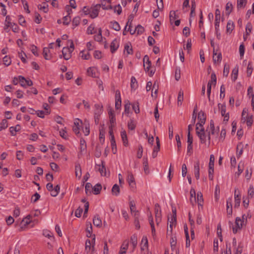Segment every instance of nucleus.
Listing matches in <instances>:
<instances>
[{
  "instance_id": "f257e3e1",
  "label": "nucleus",
  "mask_w": 254,
  "mask_h": 254,
  "mask_svg": "<svg viewBox=\"0 0 254 254\" xmlns=\"http://www.w3.org/2000/svg\"><path fill=\"white\" fill-rule=\"evenodd\" d=\"M242 121L243 123H246L247 125L249 127H251L253 123V116L250 114L248 109L244 108L242 113Z\"/></svg>"
},
{
  "instance_id": "f03ea898",
  "label": "nucleus",
  "mask_w": 254,
  "mask_h": 254,
  "mask_svg": "<svg viewBox=\"0 0 254 254\" xmlns=\"http://www.w3.org/2000/svg\"><path fill=\"white\" fill-rule=\"evenodd\" d=\"M242 218H243V219H245L244 215H243ZM244 220H242L240 217H237L236 218L235 226L233 225V224L232 222H229L230 227L232 226L233 232L234 234H236V233H237L238 230L241 229L242 226H243V223H244Z\"/></svg>"
},
{
  "instance_id": "7ed1b4c3",
  "label": "nucleus",
  "mask_w": 254,
  "mask_h": 254,
  "mask_svg": "<svg viewBox=\"0 0 254 254\" xmlns=\"http://www.w3.org/2000/svg\"><path fill=\"white\" fill-rule=\"evenodd\" d=\"M218 108L221 110V114L222 116L224 117L223 121L225 122H227L228 121L229 119V113H226V107L225 104H218Z\"/></svg>"
},
{
  "instance_id": "20e7f679",
  "label": "nucleus",
  "mask_w": 254,
  "mask_h": 254,
  "mask_svg": "<svg viewBox=\"0 0 254 254\" xmlns=\"http://www.w3.org/2000/svg\"><path fill=\"white\" fill-rule=\"evenodd\" d=\"M100 7V4H96L93 6L91 7L90 17L91 18L94 19L98 16Z\"/></svg>"
},
{
  "instance_id": "39448f33",
  "label": "nucleus",
  "mask_w": 254,
  "mask_h": 254,
  "mask_svg": "<svg viewBox=\"0 0 254 254\" xmlns=\"http://www.w3.org/2000/svg\"><path fill=\"white\" fill-rule=\"evenodd\" d=\"M235 204L234 207H238L241 202V194L238 189H235L234 191Z\"/></svg>"
},
{
  "instance_id": "423d86ee",
  "label": "nucleus",
  "mask_w": 254,
  "mask_h": 254,
  "mask_svg": "<svg viewBox=\"0 0 254 254\" xmlns=\"http://www.w3.org/2000/svg\"><path fill=\"white\" fill-rule=\"evenodd\" d=\"M196 134L199 138L201 143L203 144L206 142L207 135L205 133L204 127L201 128L200 131H197Z\"/></svg>"
},
{
  "instance_id": "0eeeda50",
  "label": "nucleus",
  "mask_w": 254,
  "mask_h": 254,
  "mask_svg": "<svg viewBox=\"0 0 254 254\" xmlns=\"http://www.w3.org/2000/svg\"><path fill=\"white\" fill-rule=\"evenodd\" d=\"M121 102L120 91L119 90H117L115 94V108L117 110L121 108Z\"/></svg>"
},
{
  "instance_id": "6e6552de",
  "label": "nucleus",
  "mask_w": 254,
  "mask_h": 254,
  "mask_svg": "<svg viewBox=\"0 0 254 254\" xmlns=\"http://www.w3.org/2000/svg\"><path fill=\"white\" fill-rule=\"evenodd\" d=\"M127 181L129 186L133 188L135 186V182L134 176L130 171H127Z\"/></svg>"
},
{
  "instance_id": "1a4fd4ad",
  "label": "nucleus",
  "mask_w": 254,
  "mask_h": 254,
  "mask_svg": "<svg viewBox=\"0 0 254 254\" xmlns=\"http://www.w3.org/2000/svg\"><path fill=\"white\" fill-rule=\"evenodd\" d=\"M112 0H103L101 1V7L103 8V9L107 10V9H112L113 8L112 5L110 4L111 3Z\"/></svg>"
},
{
  "instance_id": "9d476101",
  "label": "nucleus",
  "mask_w": 254,
  "mask_h": 254,
  "mask_svg": "<svg viewBox=\"0 0 254 254\" xmlns=\"http://www.w3.org/2000/svg\"><path fill=\"white\" fill-rule=\"evenodd\" d=\"M62 53L63 57L65 60H69L71 57V52H70V49H68V47H64L63 49Z\"/></svg>"
},
{
  "instance_id": "9b49d317",
  "label": "nucleus",
  "mask_w": 254,
  "mask_h": 254,
  "mask_svg": "<svg viewBox=\"0 0 254 254\" xmlns=\"http://www.w3.org/2000/svg\"><path fill=\"white\" fill-rule=\"evenodd\" d=\"M129 242L128 240H125L123 243L120 251L119 252V254H126V250L128 249V247Z\"/></svg>"
},
{
  "instance_id": "f8f14e48",
  "label": "nucleus",
  "mask_w": 254,
  "mask_h": 254,
  "mask_svg": "<svg viewBox=\"0 0 254 254\" xmlns=\"http://www.w3.org/2000/svg\"><path fill=\"white\" fill-rule=\"evenodd\" d=\"M129 207H130L131 213L132 214L134 213V216H138L139 212H138V211L136 210L135 204L133 200L130 201Z\"/></svg>"
},
{
  "instance_id": "ddd939ff",
  "label": "nucleus",
  "mask_w": 254,
  "mask_h": 254,
  "mask_svg": "<svg viewBox=\"0 0 254 254\" xmlns=\"http://www.w3.org/2000/svg\"><path fill=\"white\" fill-rule=\"evenodd\" d=\"M194 174L196 180L199 178V162L197 161L194 165Z\"/></svg>"
},
{
  "instance_id": "4468645a",
  "label": "nucleus",
  "mask_w": 254,
  "mask_h": 254,
  "mask_svg": "<svg viewBox=\"0 0 254 254\" xmlns=\"http://www.w3.org/2000/svg\"><path fill=\"white\" fill-rule=\"evenodd\" d=\"M248 95L249 98L252 97V107L253 110H254V94H253V88L252 86H250L248 89Z\"/></svg>"
},
{
  "instance_id": "2eb2a0df",
  "label": "nucleus",
  "mask_w": 254,
  "mask_h": 254,
  "mask_svg": "<svg viewBox=\"0 0 254 254\" xmlns=\"http://www.w3.org/2000/svg\"><path fill=\"white\" fill-rule=\"evenodd\" d=\"M227 215H229L232 214V199L230 198L227 200Z\"/></svg>"
},
{
  "instance_id": "dca6fc26",
  "label": "nucleus",
  "mask_w": 254,
  "mask_h": 254,
  "mask_svg": "<svg viewBox=\"0 0 254 254\" xmlns=\"http://www.w3.org/2000/svg\"><path fill=\"white\" fill-rule=\"evenodd\" d=\"M119 44L117 43L116 39H114L111 43L110 45L111 52L114 53L119 48Z\"/></svg>"
},
{
  "instance_id": "f3484780",
  "label": "nucleus",
  "mask_w": 254,
  "mask_h": 254,
  "mask_svg": "<svg viewBox=\"0 0 254 254\" xmlns=\"http://www.w3.org/2000/svg\"><path fill=\"white\" fill-rule=\"evenodd\" d=\"M93 223L94 226L97 227H100L102 225V221L100 219L99 215H96L93 219Z\"/></svg>"
},
{
  "instance_id": "a211bd4d",
  "label": "nucleus",
  "mask_w": 254,
  "mask_h": 254,
  "mask_svg": "<svg viewBox=\"0 0 254 254\" xmlns=\"http://www.w3.org/2000/svg\"><path fill=\"white\" fill-rule=\"evenodd\" d=\"M95 110L94 111V115L100 116L101 114L103 112V106H100L99 104H95Z\"/></svg>"
},
{
  "instance_id": "6ab92c4d",
  "label": "nucleus",
  "mask_w": 254,
  "mask_h": 254,
  "mask_svg": "<svg viewBox=\"0 0 254 254\" xmlns=\"http://www.w3.org/2000/svg\"><path fill=\"white\" fill-rule=\"evenodd\" d=\"M214 156L213 154H211L210 156V161L209 163V170L208 171H211L212 172H214Z\"/></svg>"
},
{
  "instance_id": "aec40b11",
  "label": "nucleus",
  "mask_w": 254,
  "mask_h": 254,
  "mask_svg": "<svg viewBox=\"0 0 254 254\" xmlns=\"http://www.w3.org/2000/svg\"><path fill=\"white\" fill-rule=\"evenodd\" d=\"M130 242L132 246V252L135 249L137 244V238L136 235L134 234L130 237Z\"/></svg>"
},
{
  "instance_id": "412c9836",
  "label": "nucleus",
  "mask_w": 254,
  "mask_h": 254,
  "mask_svg": "<svg viewBox=\"0 0 254 254\" xmlns=\"http://www.w3.org/2000/svg\"><path fill=\"white\" fill-rule=\"evenodd\" d=\"M102 165H99V171L100 172L101 175L103 176H106V169L105 166V162L103 161L101 162Z\"/></svg>"
},
{
  "instance_id": "4be33fe9",
  "label": "nucleus",
  "mask_w": 254,
  "mask_h": 254,
  "mask_svg": "<svg viewBox=\"0 0 254 254\" xmlns=\"http://www.w3.org/2000/svg\"><path fill=\"white\" fill-rule=\"evenodd\" d=\"M21 129V127L19 125H17L15 127H11L9 128V131L12 135H15L16 132L19 131Z\"/></svg>"
},
{
  "instance_id": "5701e85b",
  "label": "nucleus",
  "mask_w": 254,
  "mask_h": 254,
  "mask_svg": "<svg viewBox=\"0 0 254 254\" xmlns=\"http://www.w3.org/2000/svg\"><path fill=\"white\" fill-rule=\"evenodd\" d=\"M96 68L94 67H90L88 68L87 72L89 76H90L92 77H96Z\"/></svg>"
},
{
  "instance_id": "b1692460",
  "label": "nucleus",
  "mask_w": 254,
  "mask_h": 254,
  "mask_svg": "<svg viewBox=\"0 0 254 254\" xmlns=\"http://www.w3.org/2000/svg\"><path fill=\"white\" fill-rule=\"evenodd\" d=\"M120 192V189L118 185L115 184L112 189V193L115 196L119 195Z\"/></svg>"
},
{
  "instance_id": "393cba45",
  "label": "nucleus",
  "mask_w": 254,
  "mask_h": 254,
  "mask_svg": "<svg viewBox=\"0 0 254 254\" xmlns=\"http://www.w3.org/2000/svg\"><path fill=\"white\" fill-rule=\"evenodd\" d=\"M75 170L76 177H78L79 178H80L81 175H82V172H81V166L79 164H77L75 165Z\"/></svg>"
},
{
  "instance_id": "a878e982",
  "label": "nucleus",
  "mask_w": 254,
  "mask_h": 254,
  "mask_svg": "<svg viewBox=\"0 0 254 254\" xmlns=\"http://www.w3.org/2000/svg\"><path fill=\"white\" fill-rule=\"evenodd\" d=\"M184 100V92L183 91L180 90L178 93V105L181 106Z\"/></svg>"
},
{
  "instance_id": "bb28decb",
  "label": "nucleus",
  "mask_w": 254,
  "mask_h": 254,
  "mask_svg": "<svg viewBox=\"0 0 254 254\" xmlns=\"http://www.w3.org/2000/svg\"><path fill=\"white\" fill-rule=\"evenodd\" d=\"M121 137L122 140L123 141L124 145L125 146H127L128 145V141L127 135L126 133V131L125 130H123L121 131Z\"/></svg>"
},
{
  "instance_id": "cd10ccee",
  "label": "nucleus",
  "mask_w": 254,
  "mask_h": 254,
  "mask_svg": "<svg viewBox=\"0 0 254 254\" xmlns=\"http://www.w3.org/2000/svg\"><path fill=\"white\" fill-rule=\"evenodd\" d=\"M234 28V26L233 22H232L231 20H229L227 24V27H226L227 32L229 33H231L232 32V31L233 30Z\"/></svg>"
},
{
  "instance_id": "c85d7f7f",
  "label": "nucleus",
  "mask_w": 254,
  "mask_h": 254,
  "mask_svg": "<svg viewBox=\"0 0 254 254\" xmlns=\"http://www.w3.org/2000/svg\"><path fill=\"white\" fill-rule=\"evenodd\" d=\"M124 51L127 52V55L133 54V50L130 43L125 45Z\"/></svg>"
},
{
  "instance_id": "c756f323",
  "label": "nucleus",
  "mask_w": 254,
  "mask_h": 254,
  "mask_svg": "<svg viewBox=\"0 0 254 254\" xmlns=\"http://www.w3.org/2000/svg\"><path fill=\"white\" fill-rule=\"evenodd\" d=\"M243 144L242 143H239L237 146V157H240L243 153Z\"/></svg>"
},
{
  "instance_id": "7c9ffc66",
  "label": "nucleus",
  "mask_w": 254,
  "mask_h": 254,
  "mask_svg": "<svg viewBox=\"0 0 254 254\" xmlns=\"http://www.w3.org/2000/svg\"><path fill=\"white\" fill-rule=\"evenodd\" d=\"M80 153H82L83 151H85L86 149V143L85 140L83 138H81L80 140Z\"/></svg>"
},
{
  "instance_id": "2f4dec72",
  "label": "nucleus",
  "mask_w": 254,
  "mask_h": 254,
  "mask_svg": "<svg viewBox=\"0 0 254 254\" xmlns=\"http://www.w3.org/2000/svg\"><path fill=\"white\" fill-rule=\"evenodd\" d=\"M102 189V186L100 184H97L94 187L92 188V190H94V193L95 194H98L100 193V191Z\"/></svg>"
},
{
  "instance_id": "473e14b6",
  "label": "nucleus",
  "mask_w": 254,
  "mask_h": 254,
  "mask_svg": "<svg viewBox=\"0 0 254 254\" xmlns=\"http://www.w3.org/2000/svg\"><path fill=\"white\" fill-rule=\"evenodd\" d=\"M177 244V238L176 236H171L170 239L171 248L172 251H173L176 247Z\"/></svg>"
},
{
  "instance_id": "72a5a7b5",
  "label": "nucleus",
  "mask_w": 254,
  "mask_h": 254,
  "mask_svg": "<svg viewBox=\"0 0 254 254\" xmlns=\"http://www.w3.org/2000/svg\"><path fill=\"white\" fill-rule=\"evenodd\" d=\"M197 201L198 205L202 206L203 202V199L202 194L201 192H198L197 193Z\"/></svg>"
},
{
  "instance_id": "f704fd0d",
  "label": "nucleus",
  "mask_w": 254,
  "mask_h": 254,
  "mask_svg": "<svg viewBox=\"0 0 254 254\" xmlns=\"http://www.w3.org/2000/svg\"><path fill=\"white\" fill-rule=\"evenodd\" d=\"M99 140L102 144H103L105 141V130L104 128L100 129Z\"/></svg>"
},
{
  "instance_id": "c9c22d12",
  "label": "nucleus",
  "mask_w": 254,
  "mask_h": 254,
  "mask_svg": "<svg viewBox=\"0 0 254 254\" xmlns=\"http://www.w3.org/2000/svg\"><path fill=\"white\" fill-rule=\"evenodd\" d=\"M111 145L112 147V151L114 154H116L117 152V146L116 144V141L115 137H112V139H111Z\"/></svg>"
},
{
  "instance_id": "e433bc0d",
  "label": "nucleus",
  "mask_w": 254,
  "mask_h": 254,
  "mask_svg": "<svg viewBox=\"0 0 254 254\" xmlns=\"http://www.w3.org/2000/svg\"><path fill=\"white\" fill-rule=\"evenodd\" d=\"M238 67H235L232 70V79L235 81L238 78Z\"/></svg>"
},
{
  "instance_id": "4c0bfd02",
  "label": "nucleus",
  "mask_w": 254,
  "mask_h": 254,
  "mask_svg": "<svg viewBox=\"0 0 254 254\" xmlns=\"http://www.w3.org/2000/svg\"><path fill=\"white\" fill-rule=\"evenodd\" d=\"M130 87L132 89H135L137 87V82L134 76H132L131 78Z\"/></svg>"
},
{
  "instance_id": "58836bf2",
  "label": "nucleus",
  "mask_w": 254,
  "mask_h": 254,
  "mask_svg": "<svg viewBox=\"0 0 254 254\" xmlns=\"http://www.w3.org/2000/svg\"><path fill=\"white\" fill-rule=\"evenodd\" d=\"M143 66L144 67V69L146 71L149 72V75L150 76H153L155 72V69H151L150 70L151 65H147L146 67H145V64H143Z\"/></svg>"
},
{
  "instance_id": "ea45409f",
  "label": "nucleus",
  "mask_w": 254,
  "mask_h": 254,
  "mask_svg": "<svg viewBox=\"0 0 254 254\" xmlns=\"http://www.w3.org/2000/svg\"><path fill=\"white\" fill-rule=\"evenodd\" d=\"M50 50L49 48H44L43 49V54L44 57L45 59L47 60H49L51 59V56H48V53L49 52Z\"/></svg>"
},
{
  "instance_id": "a19ab883",
  "label": "nucleus",
  "mask_w": 254,
  "mask_h": 254,
  "mask_svg": "<svg viewBox=\"0 0 254 254\" xmlns=\"http://www.w3.org/2000/svg\"><path fill=\"white\" fill-rule=\"evenodd\" d=\"M84 130H83V132L85 134V135H88L89 133H90V128H89V124L88 123V122H87V123H86V121H84Z\"/></svg>"
},
{
  "instance_id": "79ce46f5",
  "label": "nucleus",
  "mask_w": 254,
  "mask_h": 254,
  "mask_svg": "<svg viewBox=\"0 0 254 254\" xmlns=\"http://www.w3.org/2000/svg\"><path fill=\"white\" fill-rule=\"evenodd\" d=\"M233 8V5L230 2H228L226 5V14L229 15L230 13L232 12Z\"/></svg>"
},
{
  "instance_id": "37998d69",
  "label": "nucleus",
  "mask_w": 254,
  "mask_h": 254,
  "mask_svg": "<svg viewBox=\"0 0 254 254\" xmlns=\"http://www.w3.org/2000/svg\"><path fill=\"white\" fill-rule=\"evenodd\" d=\"M217 234L218 237L219 238L220 241L221 242H222V240H223L222 235V229H221V225L220 224H218L217 226Z\"/></svg>"
},
{
  "instance_id": "c03bdc74",
  "label": "nucleus",
  "mask_w": 254,
  "mask_h": 254,
  "mask_svg": "<svg viewBox=\"0 0 254 254\" xmlns=\"http://www.w3.org/2000/svg\"><path fill=\"white\" fill-rule=\"evenodd\" d=\"M127 126L128 129L130 130H134L135 128L136 125L134 123V121L132 119H130L128 122Z\"/></svg>"
},
{
  "instance_id": "a18cd8bd",
  "label": "nucleus",
  "mask_w": 254,
  "mask_h": 254,
  "mask_svg": "<svg viewBox=\"0 0 254 254\" xmlns=\"http://www.w3.org/2000/svg\"><path fill=\"white\" fill-rule=\"evenodd\" d=\"M197 118L199 121L206 120V117L204 112L202 111L199 112Z\"/></svg>"
},
{
  "instance_id": "49530a36",
  "label": "nucleus",
  "mask_w": 254,
  "mask_h": 254,
  "mask_svg": "<svg viewBox=\"0 0 254 254\" xmlns=\"http://www.w3.org/2000/svg\"><path fill=\"white\" fill-rule=\"evenodd\" d=\"M196 112H197V106L195 105V106L194 108V109L193 111V113L192 115L191 122L192 123V125H193L195 123V121H196Z\"/></svg>"
},
{
  "instance_id": "de8ad7c7",
  "label": "nucleus",
  "mask_w": 254,
  "mask_h": 254,
  "mask_svg": "<svg viewBox=\"0 0 254 254\" xmlns=\"http://www.w3.org/2000/svg\"><path fill=\"white\" fill-rule=\"evenodd\" d=\"M253 71V67L251 63H249L247 70V74L248 76H250Z\"/></svg>"
},
{
  "instance_id": "09e8293b",
  "label": "nucleus",
  "mask_w": 254,
  "mask_h": 254,
  "mask_svg": "<svg viewBox=\"0 0 254 254\" xmlns=\"http://www.w3.org/2000/svg\"><path fill=\"white\" fill-rule=\"evenodd\" d=\"M208 82H210L211 84H213L214 86H215L217 82V78L216 74L214 72L212 73L211 75V80Z\"/></svg>"
},
{
  "instance_id": "8fccbe9b",
  "label": "nucleus",
  "mask_w": 254,
  "mask_h": 254,
  "mask_svg": "<svg viewBox=\"0 0 254 254\" xmlns=\"http://www.w3.org/2000/svg\"><path fill=\"white\" fill-rule=\"evenodd\" d=\"M19 81L20 82V85L24 88L26 87V85L25 83V78L21 75H19L18 76Z\"/></svg>"
},
{
  "instance_id": "3c124183",
  "label": "nucleus",
  "mask_w": 254,
  "mask_h": 254,
  "mask_svg": "<svg viewBox=\"0 0 254 254\" xmlns=\"http://www.w3.org/2000/svg\"><path fill=\"white\" fill-rule=\"evenodd\" d=\"M43 234L46 237H48L49 238H52L53 239H54V237L53 233L48 230H44Z\"/></svg>"
},
{
  "instance_id": "603ef678",
  "label": "nucleus",
  "mask_w": 254,
  "mask_h": 254,
  "mask_svg": "<svg viewBox=\"0 0 254 254\" xmlns=\"http://www.w3.org/2000/svg\"><path fill=\"white\" fill-rule=\"evenodd\" d=\"M40 198V195L38 193L36 192L32 196L31 201L32 202L35 203L38 201Z\"/></svg>"
},
{
  "instance_id": "864d4df0",
  "label": "nucleus",
  "mask_w": 254,
  "mask_h": 254,
  "mask_svg": "<svg viewBox=\"0 0 254 254\" xmlns=\"http://www.w3.org/2000/svg\"><path fill=\"white\" fill-rule=\"evenodd\" d=\"M135 31H137V33L138 35L142 34L144 31V28L140 25H138L135 29Z\"/></svg>"
},
{
  "instance_id": "5fc2aeb1",
  "label": "nucleus",
  "mask_w": 254,
  "mask_h": 254,
  "mask_svg": "<svg viewBox=\"0 0 254 254\" xmlns=\"http://www.w3.org/2000/svg\"><path fill=\"white\" fill-rule=\"evenodd\" d=\"M253 29V25L252 24L249 22L246 25V33H247V35H250V34L252 32V30Z\"/></svg>"
},
{
  "instance_id": "6e6d98bb",
  "label": "nucleus",
  "mask_w": 254,
  "mask_h": 254,
  "mask_svg": "<svg viewBox=\"0 0 254 254\" xmlns=\"http://www.w3.org/2000/svg\"><path fill=\"white\" fill-rule=\"evenodd\" d=\"M3 64L5 65H6V66L9 65L11 62L10 57H8L7 56H5L3 58Z\"/></svg>"
},
{
  "instance_id": "4d7b16f0",
  "label": "nucleus",
  "mask_w": 254,
  "mask_h": 254,
  "mask_svg": "<svg viewBox=\"0 0 254 254\" xmlns=\"http://www.w3.org/2000/svg\"><path fill=\"white\" fill-rule=\"evenodd\" d=\"M132 109L136 114H138L140 112L139 104L138 102L134 103L132 105Z\"/></svg>"
},
{
  "instance_id": "13d9d810",
  "label": "nucleus",
  "mask_w": 254,
  "mask_h": 254,
  "mask_svg": "<svg viewBox=\"0 0 254 254\" xmlns=\"http://www.w3.org/2000/svg\"><path fill=\"white\" fill-rule=\"evenodd\" d=\"M229 72V65L227 64H225L223 70V76L227 77Z\"/></svg>"
},
{
  "instance_id": "bf43d9fd",
  "label": "nucleus",
  "mask_w": 254,
  "mask_h": 254,
  "mask_svg": "<svg viewBox=\"0 0 254 254\" xmlns=\"http://www.w3.org/2000/svg\"><path fill=\"white\" fill-rule=\"evenodd\" d=\"M92 188V185L90 183H87L85 185V192L86 194L91 193V189Z\"/></svg>"
},
{
  "instance_id": "052dcab7",
  "label": "nucleus",
  "mask_w": 254,
  "mask_h": 254,
  "mask_svg": "<svg viewBox=\"0 0 254 254\" xmlns=\"http://www.w3.org/2000/svg\"><path fill=\"white\" fill-rule=\"evenodd\" d=\"M101 155V148L99 145H97L95 149V156L99 158Z\"/></svg>"
},
{
  "instance_id": "680f3d73",
  "label": "nucleus",
  "mask_w": 254,
  "mask_h": 254,
  "mask_svg": "<svg viewBox=\"0 0 254 254\" xmlns=\"http://www.w3.org/2000/svg\"><path fill=\"white\" fill-rule=\"evenodd\" d=\"M80 21V18L79 16L75 17L72 20V24L74 26H77L79 23Z\"/></svg>"
},
{
  "instance_id": "e2e57ef3",
  "label": "nucleus",
  "mask_w": 254,
  "mask_h": 254,
  "mask_svg": "<svg viewBox=\"0 0 254 254\" xmlns=\"http://www.w3.org/2000/svg\"><path fill=\"white\" fill-rule=\"evenodd\" d=\"M114 12H117L118 15L121 14L122 9L120 4L116 5L114 8Z\"/></svg>"
},
{
  "instance_id": "0e129e2a",
  "label": "nucleus",
  "mask_w": 254,
  "mask_h": 254,
  "mask_svg": "<svg viewBox=\"0 0 254 254\" xmlns=\"http://www.w3.org/2000/svg\"><path fill=\"white\" fill-rule=\"evenodd\" d=\"M112 24V28L116 31H119L121 29L120 26L118 22L116 21L111 22Z\"/></svg>"
},
{
  "instance_id": "69168bd1",
  "label": "nucleus",
  "mask_w": 254,
  "mask_h": 254,
  "mask_svg": "<svg viewBox=\"0 0 254 254\" xmlns=\"http://www.w3.org/2000/svg\"><path fill=\"white\" fill-rule=\"evenodd\" d=\"M169 17H170V21L171 22L172 21H173V20H175L176 18H178V16L176 15V12L175 11L171 10L170 12Z\"/></svg>"
},
{
  "instance_id": "338daca9",
  "label": "nucleus",
  "mask_w": 254,
  "mask_h": 254,
  "mask_svg": "<svg viewBox=\"0 0 254 254\" xmlns=\"http://www.w3.org/2000/svg\"><path fill=\"white\" fill-rule=\"evenodd\" d=\"M246 4V0H237V7L241 8L244 7Z\"/></svg>"
},
{
  "instance_id": "774afa93",
  "label": "nucleus",
  "mask_w": 254,
  "mask_h": 254,
  "mask_svg": "<svg viewBox=\"0 0 254 254\" xmlns=\"http://www.w3.org/2000/svg\"><path fill=\"white\" fill-rule=\"evenodd\" d=\"M175 77L176 80L177 81H178L181 78V69L179 67L176 69Z\"/></svg>"
}]
</instances>
